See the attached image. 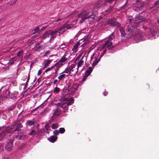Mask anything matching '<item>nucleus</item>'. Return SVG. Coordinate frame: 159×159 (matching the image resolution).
I'll return each instance as SVG.
<instances>
[{"label": "nucleus", "mask_w": 159, "mask_h": 159, "mask_svg": "<svg viewBox=\"0 0 159 159\" xmlns=\"http://www.w3.org/2000/svg\"><path fill=\"white\" fill-rule=\"evenodd\" d=\"M146 20L142 16L139 15L137 16L135 19L133 20L134 21V23L135 25H134L135 28H136V31L134 32V33H136L135 32L137 31L138 33L135 35V38L136 39V40L138 42L142 41H143L144 40V34L140 31L139 32L138 30L137 29L136 27L137 26H138L139 25H142L143 22H145Z\"/></svg>", "instance_id": "nucleus-1"}, {"label": "nucleus", "mask_w": 159, "mask_h": 159, "mask_svg": "<svg viewBox=\"0 0 159 159\" xmlns=\"http://www.w3.org/2000/svg\"><path fill=\"white\" fill-rule=\"evenodd\" d=\"M94 12L90 8L87 9L80 12L77 14L78 18L81 19L80 22L82 23L87 19L92 20L95 17Z\"/></svg>", "instance_id": "nucleus-2"}, {"label": "nucleus", "mask_w": 159, "mask_h": 159, "mask_svg": "<svg viewBox=\"0 0 159 159\" xmlns=\"http://www.w3.org/2000/svg\"><path fill=\"white\" fill-rule=\"evenodd\" d=\"M136 28L131 24L129 25L125 32L124 29L123 27L120 28V31L122 36H125L127 38L131 37L134 34V32L136 31Z\"/></svg>", "instance_id": "nucleus-3"}, {"label": "nucleus", "mask_w": 159, "mask_h": 159, "mask_svg": "<svg viewBox=\"0 0 159 159\" xmlns=\"http://www.w3.org/2000/svg\"><path fill=\"white\" fill-rule=\"evenodd\" d=\"M114 38V36L113 35L109 36L108 39L106 41L104 44L102 46V50L103 49V54L106 52V50L105 49V48H107L109 49H110L114 47V45L112 43V40Z\"/></svg>", "instance_id": "nucleus-4"}, {"label": "nucleus", "mask_w": 159, "mask_h": 159, "mask_svg": "<svg viewBox=\"0 0 159 159\" xmlns=\"http://www.w3.org/2000/svg\"><path fill=\"white\" fill-rule=\"evenodd\" d=\"M84 54L83 53H80L76 58V60H78L77 63V68L78 70L79 69L82 70L84 68V61L86 59L84 57Z\"/></svg>", "instance_id": "nucleus-5"}, {"label": "nucleus", "mask_w": 159, "mask_h": 159, "mask_svg": "<svg viewBox=\"0 0 159 159\" xmlns=\"http://www.w3.org/2000/svg\"><path fill=\"white\" fill-rule=\"evenodd\" d=\"M78 71L76 64H72L70 66H68L64 71V72L66 73H69V75H71L76 74Z\"/></svg>", "instance_id": "nucleus-6"}, {"label": "nucleus", "mask_w": 159, "mask_h": 159, "mask_svg": "<svg viewBox=\"0 0 159 159\" xmlns=\"http://www.w3.org/2000/svg\"><path fill=\"white\" fill-rule=\"evenodd\" d=\"M142 0H136V6L133 7L134 10L137 12L144 11V4L142 2Z\"/></svg>", "instance_id": "nucleus-7"}, {"label": "nucleus", "mask_w": 159, "mask_h": 159, "mask_svg": "<svg viewBox=\"0 0 159 159\" xmlns=\"http://www.w3.org/2000/svg\"><path fill=\"white\" fill-rule=\"evenodd\" d=\"M55 32L53 30H48L45 32L41 36V38L44 39L46 38H49L50 36H51L50 40L56 37Z\"/></svg>", "instance_id": "nucleus-8"}, {"label": "nucleus", "mask_w": 159, "mask_h": 159, "mask_svg": "<svg viewBox=\"0 0 159 159\" xmlns=\"http://www.w3.org/2000/svg\"><path fill=\"white\" fill-rule=\"evenodd\" d=\"M151 34L148 36V39L152 40L156 38V36H158L159 35V31H157V30L153 28L150 30Z\"/></svg>", "instance_id": "nucleus-9"}, {"label": "nucleus", "mask_w": 159, "mask_h": 159, "mask_svg": "<svg viewBox=\"0 0 159 159\" xmlns=\"http://www.w3.org/2000/svg\"><path fill=\"white\" fill-rule=\"evenodd\" d=\"M107 23L108 24L112 26L116 27H118L120 26V23L117 21H116L114 19H111L107 20Z\"/></svg>", "instance_id": "nucleus-10"}, {"label": "nucleus", "mask_w": 159, "mask_h": 159, "mask_svg": "<svg viewBox=\"0 0 159 159\" xmlns=\"http://www.w3.org/2000/svg\"><path fill=\"white\" fill-rule=\"evenodd\" d=\"M64 101L66 102L67 104L64 107H63V109L64 111L67 110L68 109V106L69 105H70L73 103L74 102V100L72 98H66L64 100Z\"/></svg>", "instance_id": "nucleus-11"}, {"label": "nucleus", "mask_w": 159, "mask_h": 159, "mask_svg": "<svg viewBox=\"0 0 159 159\" xmlns=\"http://www.w3.org/2000/svg\"><path fill=\"white\" fill-rule=\"evenodd\" d=\"M98 54H96L95 53H93V56L91 57V59L92 60L94 58H95L94 60L93 61L92 64V66H95L100 61V58L102 57V55L100 56V58L98 59Z\"/></svg>", "instance_id": "nucleus-12"}, {"label": "nucleus", "mask_w": 159, "mask_h": 159, "mask_svg": "<svg viewBox=\"0 0 159 159\" xmlns=\"http://www.w3.org/2000/svg\"><path fill=\"white\" fill-rule=\"evenodd\" d=\"M13 141L10 140L5 146V148L6 150L9 151L11 150L12 147L13 146Z\"/></svg>", "instance_id": "nucleus-13"}, {"label": "nucleus", "mask_w": 159, "mask_h": 159, "mask_svg": "<svg viewBox=\"0 0 159 159\" xmlns=\"http://www.w3.org/2000/svg\"><path fill=\"white\" fill-rule=\"evenodd\" d=\"M65 29L64 27H60L59 28L55 29L53 31H55L56 36L58 35H59L60 34L62 33L65 30Z\"/></svg>", "instance_id": "nucleus-14"}, {"label": "nucleus", "mask_w": 159, "mask_h": 159, "mask_svg": "<svg viewBox=\"0 0 159 159\" xmlns=\"http://www.w3.org/2000/svg\"><path fill=\"white\" fill-rule=\"evenodd\" d=\"M103 2L102 1H99L96 3L94 6L93 10H95L98 8L100 7L103 4Z\"/></svg>", "instance_id": "nucleus-15"}, {"label": "nucleus", "mask_w": 159, "mask_h": 159, "mask_svg": "<svg viewBox=\"0 0 159 159\" xmlns=\"http://www.w3.org/2000/svg\"><path fill=\"white\" fill-rule=\"evenodd\" d=\"M57 138V137L55 136H52L48 138V140L52 143H54Z\"/></svg>", "instance_id": "nucleus-16"}, {"label": "nucleus", "mask_w": 159, "mask_h": 159, "mask_svg": "<svg viewBox=\"0 0 159 159\" xmlns=\"http://www.w3.org/2000/svg\"><path fill=\"white\" fill-rule=\"evenodd\" d=\"M66 55L65 54L64 56L61 58L60 60L58 61L59 63L62 64L63 65L64 62L66 61L67 59V58L66 57Z\"/></svg>", "instance_id": "nucleus-17"}, {"label": "nucleus", "mask_w": 159, "mask_h": 159, "mask_svg": "<svg viewBox=\"0 0 159 159\" xmlns=\"http://www.w3.org/2000/svg\"><path fill=\"white\" fill-rule=\"evenodd\" d=\"M93 70V69L91 67H89L88 70L86 71L85 73V75L87 77L90 75Z\"/></svg>", "instance_id": "nucleus-18"}, {"label": "nucleus", "mask_w": 159, "mask_h": 159, "mask_svg": "<svg viewBox=\"0 0 159 159\" xmlns=\"http://www.w3.org/2000/svg\"><path fill=\"white\" fill-rule=\"evenodd\" d=\"M65 73H66L65 72H64V71H63L61 74V75L58 77V79L59 80H61L65 77L66 75Z\"/></svg>", "instance_id": "nucleus-19"}, {"label": "nucleus", "mask_w": 159, "mask_h": 159, "mask_svg": "<svg viewBox=\"0 0 159 159\" xmlns=\"http://www.w3.org/2000/svg\"><path fill=\"white\" fill-rule=\"evenodd\" d=\"M17 60V57H13L10 61L9 62V65H12L15 61Z\"/></svg>", "instance_id": "nucleus-20"}, {"label": "nucleus", "mask_w": 159, "mask_h": 159, "mask_svg": "<svg viewBox=\"0 0 159 159\" xmlns=\"http://www.w3.org/2000/svg\"><path fill=\"white\" fill-rule=\"evenodd\" d=\"M51 62V61L50 60H48L46 61H45V62L43 63L44 66L43 67V69H44L47 66H48L50 63Z\"/></svg>", "instance_id": "nucleus-21"}, {"label": "nucleus", "mask_w": 159, "mask_h": 159, "mask_svg": "<svg viewBox=\"0 0 159 159\" xmlns=\"http://www.w3.org/2000/svg\"><path fill=\"white\" fill-rule=\"evenodd\" d=\"M62 65V64L60 63H59V62L55 64V66L56 67V70H55V72L56 73H57V70L59 69L60 66Z\"/></svg>", "instance_id": "nucleus-22"}, {"label": "nucleus", "mask_w": 159, "mask_h": 159, "mask_svg": "<svg viewBox=\"0 0 159 159\" xmlns=\"http://www.w3.org/2000/svg\"><path fill=\"white\" fill-rule=\"evenodd\" d=\"M24 134V133L20 131L18 132V134L16 135V137L18 139H20L21 137L23 136Z\"/></svg>", "instance_id": "nucleus-23"}, {"label": "nucleus", "mask_w": 159, "mask_h": 159, "mask_svg": "<svg viewBox=\"0 0 159 159\" xmlns=\"http://www.w3.org/2000/svg\"><path fill=\"white\" fill-rule=\"evenodd\" d=\"M75 24H76V23L75 22H73L72 23L69 25H67L66 26V28L67 29H70L71 28L74 26Z\"/></svg>", "instance_id": "nucleus-24"}, {"label": "nucleus", "mask_w": 159, "mask_h": 159, "mask_svg": "<svg viewBox=\"0 0 159 159\" xmlns=\"http://www.w3.org/2000/svg\"><path fill=\"white\" fill-rule=\"evenodd\" d=\"M66 103V102L64 101H63V102H61L60 103H58L57 104V105L58 107H61L63 106V105Z\"/></svg>", "instance_id": "nucleus-25"}, {"label": "nucleus", "mask_w": 159, "mask_h": 159, "mask_svg": "<svg viewBox=\"0 0 159 159\" xmlns=\"http://www.w3.org/2000/svg\"><path fill=\"white\" fill-rule=\"evenodd\" d=\"M54 111L53 115L58 116L60 114V111L58 109H56V110H54Z\"/></svg>", "instance_id": "nucleus-26"}, {"label": "nucleus", "mask_w": 159, "mask_h": 159, "mask_svg": "<svg viewBox=\"0 0 159 159\" xmlns=\"http://www.w3.org/2000/svg\"><path fill=\"white\" fill-rule=\"evenodd\" d=\"M22 127V125L21 123H18L16 126V128L15 129V131H20L19 129Z\"/></svg>", "instance_id": "nucleus-27"}, {"label": "nucleus", "mask_w": 159, "mask_h": 159, "mask_svg": "<svg viewBox=\"0 0 159 159\" xmlns=\"http://www.w3.org/2000/svg\"><path fill=\"white\" fill-rule=\"evenodd\" d=\"M60 90V88L56 87L54 88V90L53 91V92L55 93H57L59 92Z\"/></svg>", "instance_id": "nucleus-28"}, {"label": "nucleus", "mask_w": 159, "mask_h": 159, "mask_svg": "<svg viewBox=\"0 0 159 159\" xmlns=\"http://www.w3.org/2000/svg\"><path fill=\"white\" fill-rule=\"evenodd\" d=\"M80 45V43L79 42H77L76 43L75 45L74 46V50L75 51H77L78 48V47Z\"/></svg>", "instance_id": "nucleus-29"}, {"label": "nucleus", "mask_w": 159, "mask_h": 159, "mask_svg": "<svg viewBox=\"0 0 159 159\" xmlns=\"http://www.w3.org/2000/svg\"><path fill=\"white\" fill-rule=\"evenodd\" d=\"M51 127L53 129H55L57 128L58 127V124L57 123H54L51 125Z\"/></svg>", "instance_id": "nucleus-30"}, {"label": "nucleus", "mask_w": 159, "mask_h": 159, "mask_svg": "<svg viewBox=\"0 0 159 159\" xmlns=\"http://www.w3.org/2000/svg\"><path fill=\"white\" fill-rule=\"evenodd\" d=\"M36 134V132L34 130H32L30 133L29 134L32 136L35 135Z\"/></svg>", "instance_id": "nucleus-31"}, {"label": "nucleus", "mask_w": 159, "mask_h": 159, "mask_svg": "<svg viewBox=\"0 0 159 159\" xmlns=\"http://www.w3.org/2000/svg\"><path fill=\"white\" fill-rule=\"evenodd\" d=\"M26 124L27 125L30 126L34 124V122L32 120H28Z\"/></svg>", "instance_id": "nucleus-32"}, {"label": "nucleus", "mask_w": 159, "mask_h": 159, "mask_svg": "<svg viewBox=\"0 0 159 159\" xmlns=\"http://www.w3.org/2000/svg\"><path fill=\"white\" fill-rule=\"evenodd\" d=\"M45 129L46 130V132L48 133H49V131L48 130H49V129L50 128L49 126L47 125L45 126Z\"/></svg>", "instance_id": "nucleus-33"}, {"label": "nucleus", "mask_w": 159, "mask_h": 159, "mask_svg": "<svg viewBox=\"0 0 159 159\" xmlns=\"http://www.w3.org/2000/svg\"><path fill=\"white\" fill-rule=\"evenodd\" d=\"M59 131L60 133L63 134L65 132V129L64 128H61L59 129Z\"/></svg>", "instance_id": "nucleus-34"}, {"label": "nucleus", "mask_w": 159, "mask_h": 159, "mask_svg": "<svg viewBox=\"0 0 159 159\" xmlns=\"http://www.w3.org/2000/svg\"><path fill=\"white\" fill-rule=\"evenodd\" d=\"M39 28L38 27H37L34 30V32H33V34H34L36 32H38L39 31Z\"/></svg>", "instance_id": "nucleus-35"}, {"label": "nucleus", "mask_w": 159, "mask_h": 159, "mask_svg": "<svg viewBox=\"0 0 159 159\" xmlns=\"http://www.w3.org/2000/svg\"><path fill=\"white\" fill-rule=\"evenodd\" d=\"M23 54V50H21L20 51H19L17 53V55L18 56H20L21 55H22Z\"/></svg>", "instance_id": "nucleus-36"}, {"label": "nucleus", "mask_w": 159, "mask_h": 159, "mask_svg": "<svg viewBox=\"0 0 159 159\" xmlns=\"http://www.w3.org/2000/svg\"><path fill=\"white\" fill-rule=\"evenodd\" d=\"M53 67V66H52L51 67L48 68L45 70V72L47 73V72L50 71Z\"/></svg>", "instance_id": "nucleus-37"}, {"label": "nucleus", "mask_w": 159, "mask_h": 159, "mask_svg": "<svg viewBox=\"0 0 159 159\" xmlns=\"http://www.w3.org/2000/svg\"><path fill=\"white\" fill-rule=\"evenodd\" d=\"M53 133L56 135H58L59 134V132L57 130H54L53 132Z\"/></svg>", "instance_id": "nucleus-38"}, {"label": "nucleus", "mask_w": 159, "mask_h": 159, "mask_svg": "<svg viewBox=\"0 0 159 159\" xmlns=\"http://www.w3.org/2000/svg\"><path fill=\"white\" fill-rule=\"evenodd\" d=\"M133 19V17L132 16H129L128 17V20L129 21V22H130L132 21L131 20Z\"/></svg>", "instance_id": "nucleus-39"}, {"label": "nucleus", "mask_w": 159, "mask_h": 159, "mask_svg": "<svg viewBox=\"0 0 159 159\" xmlns=\"http://www.w3.org/2000/svg\"><path fill=\"white\" fill-rule=\"evenodd\" d=\"M42 72V71L41 70V69L38 71V76L40 75L41 74Z\"/></svg>", "instance_id": "nucleus-40"}, {"label": "nucleus", "mask_w": 159, "mask_h": 159, "mask_svg": "<svg viewBox=\"0 0 159 159\" xmlns=\"http://www.w3.org/2000/svg\"><path fill=\"white\" fill-rule=\"evenodd\" d=\"M3 149V146L1 144L0 145V152L2 151Z\"/></svg>", "instance_id": "nucleus-41"}, {"label": "nucleus", "mask_w": 159, "mask_h": 159, "mask_svg": "<svg viewBox=\"0 0 159 159\" xmlns=\"http://www.w3.org/2000/svg\"><path fill=\"white\" fill-rule=\"evenodd\" d=\"M155 6H156L159 5V0L157 1L154 3Z\"/></svg>", "instance_id": "nucleus-42"}, {"label": "nucleus", "mask_w": 159, "mask_h": 159, "mask_svg": "<svg viewBox=\"0 0 159 159\" xmlns=\"http://www.w3.org/2000/svg\"><path fill=\"white\" fill-rule=\"evenodd\" d=\"M60 47L61 48H65V45L64 44H62L60 46Z\"/></svg>", "instance_id": "nucleus-43"}, {"label": "nucleus", "mask_w": 159, "mask_h": 159, "mask_svg": "<svg viewBox=\"0 0 159 159\" xmlns=\"http://www.w3.org/2000/svg\"><path fill=\"white\" fill-rule=\"evenodd\" d=\"M61 18H58V19H57L56 20V22H58L59 21H61Z\"/></svg>", "instance_id": "nucleus-44"}, {"label": "nucleus", "mask_w": 159, "mask_h": 159, "mask_svg": "<svg viewBox=\"0 0 159 159\" xmlns=\"http://www.w3.org/2000/svg\"><path fill=\"white\" fill-rule=\"evenodd\" d=\"M57 82H58V80H55L54 81H53V83L54 84H56L57 83Z\"/></svg>", "instance_id": "nucleus-45"}, {"label": "nucleus", "mask_w": 159, "mask_h": 159, "mask_svg": "<svg viewBox=\"0 0 159 159\" xmlns=\"http://www.w3.org/2000/svg\"><path fill=\"white\" fill-rule=\"evenodd\" d=\"M30 75H29L28 76V79H27V81H26V83L27 84L28 82L29 81V80H30Z\"/></svg>", "instance_id": "nucleus-46"}, {"label": "nucleus", "mask_w": 159, "mask_h": 159, "mask_svg": "<svg viewBox=\"0 0 159 159\" xmlns=\"http://www.w3.org/2000/svg\"><path fill=\"white\" fill-rule=\"evenodd\" d=\"M107 92H104V93H103V94H104V95L105 96H106L107 94Z\"/></svg>", "instance_id": "nucleus-47"}, {"label": "nucleus", "mask_w": 159, "mask_h": 159, "mask_svg": "<svg viewBox=\"0 0 159 159\" xmlns=\"http://www.w3.org/2000/svg\"><path fill=\"white\" fill-rule=\"evenodd\" d=\"M87 41H86L82 45V46H84L85 44H86L87 43Z\"/></svg>", "instance_id": "nucleus-48"}, {"label": "nucleus", "mask_w": 159, "mask_h": 159, "mask_svg": "<svg viewBox=\"0 0 159 159\" xmlns=\"http://www.w3.org/2000/svg\"><path fill=\"white\" fill-rule=\"evenodd\" d=\"M6 131L7 132H10V131H9L8 129V128H6Z\"/></svg>", "instance_id": "nucleus-49"}, {"label": "nucleus", "mask_w": 159, "mask_h": 159, "mask_svg": "<svg viewBox=\"0 0 159 159\" xmlns=\"http://www.w3.org/2000/svg\"><path fill=\"white\" fill-rule=\"evenodd\" d=\"M157 22L158 24L159 25V20H157Z\"/></svg>", "instance_id": "nucleus-50"}, {"label": "nucleus", "mask_w": 159, "mask_h": 159, "mask_svg": "<svg viewBox=\"0 0 159 159\" xmlns=\"http://www.w3.org/2000/svg\"><path fill=\"white\" fill-rule=\"evenodd\" d=\"M75 89H76V88H75Z\"/></svg>", "instance_id": "nucleus-51"}, {"label": "nucleus", "mask_w": 159, "mask_h": 159, "mask_svg": "<svg viewBox=\"0 0 159 159\" xmlns=\"http://www.w3.org/2000/svg\"><path fill=\"white\" fill-rule=\"evenodd\" d=\"M46 27H43V28H45Z\"/></svg>", "instance_id": "nucleus-52"}]
</instances>
